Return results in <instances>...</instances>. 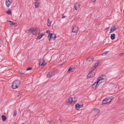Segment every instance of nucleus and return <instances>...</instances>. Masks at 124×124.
I'll use <instances>...</instances> for the list:
<instances>
[{
	"label": "nucleus",
	"mask_w": 124,
	"mask_h": 124,
	"mask_svg": "<svg viewBox=\"0 0 124 124\" xmlns=\"http://www.w3.org/2000/svg\"><path fill=\"white\" fill-rule=\"evenodd\" d=\"M113 98L114 97L113 96L107 97L103 101L102 103L103 104H105L110 102L113 99Z\"/></svg>",
	"instance_id": "obj_3"
},
{
	"label": "nucleus",
	"mask_w": 124,
	"mask_h": 124,
	"mask_svg": "<svg viewBox=\"0 0 124 124\" xmlns=\"http://www.w3.org/2000/svg\"><path fill=\"white\" fill-rule=\"evenodd\" d=\"M44 35V34L43 33H42L41 34H39L37 38V39L38 40L40 39Z\"/></svg>",
	"instance_id": "obj_12"
},
{
	"label": "nucleus",
	"mask_w": 124,
	"mask_h": 124,
	"mask_svg": "<svg viewBox=\"0 0 124 124\" xmlns=\"http://www.w3.org/2000/svg\"><path fill=\"white\" fill-rule=\"evenodd\" d=\"M39 66L41 67H43L46 64V63L45 61L43 59L42 62H40L39 63Z\"/></svg>",
	"instance_id": "obj_4"
},
{
	"label": "nucleus",
	"mask_w": 124,
	"mask_h": 124,
	"mask_svg": "<svg viewBox=\"0 0 124 124\" xmlns=\"http://www.w3.org/2000/svg\"><path fill=\"white\" fill-rule=\"evenodd\" d=\"M94 110L96 111H97V113H98L100 112L99 110L97 108H95L94 109Z\"/></svg>",
	"instance_id": "obj_28"
},
{
	"label": "nucleus",
	"mask_w": 124,
	"mask_h": 124,
	"mask_svg": "<svg viewBox=\"0 0 124 124\" xmlns=\"http://www.w3.org/2000/svg\"><path fill=\"white\" fill-rule=\"evenodd\" d=\"M99 82L97 81L95 82L92 85V87L93 88L96 89L99 85L98 83Z\"/></svg>",
	"instance_id": "obj_6"
},
{
	"label": "nucleus",
	"mask_w": 124,
	"mask_h": 124,
	"mask_svg": "<svg viewBox=\"0 0 124 124\" xmlns=\"http://www.w3.org/2000/svg\"><path fill=\"white\" fill-rule=\"evenodd\" d=\"M50 121H47V122L48 123H50Z\"/></svg>",
	"instance_id": "obj_40"
},
{
	"label": "nucleus",
	"mask_w": 124,
	"mask_h": 124,
	"mask_svg": "<svg viewBox=\"0 0 124 124\" xmlns=\"http://www.w3.org/2000/svg\"><path fill=\"white\" fill-rule=\"evenodd\" d=\"M93 73H92L91 72H89V73L87 76V79H88L91 78L93 76Z\"/></svg>",
	"instance_id": "obj_11"
},
{
	"label": "nucleus",
	"mask_w": 124,
	"mask_h": 124,
	"mask_svg": "<svg viewBox=\"0 0 124 124\" xmlns=\"http://www.w3.org/2000/svg\"><path fill=\"white\" fill-rule=\"evenodd\" d=\"M83 104L81 105H80L78 103H77L75 105V106L76 109H78L79 108H82L83 107Z\"/></svg>",
	"instance_id": "obj_7"
},
{
	"label": "nucleus",
	"mask_w": 124,
	"mask_h": 124,
	"mask_svg": "<svg viewBox=\"0 0 124 124\" xmlns=\"http://www.w3.org/2000/svg\"><path fill=\"white\" fill-rule=\"evenodd\" d=\"M77 31H71V34L72 35H76L77 34Z\"/></svg>",
	"instance_id": "obj_24"
},
{
	"label": "nucleus",
	"mask_w": 124,
	"mask_h": 124,
	"mask_svg": "<svg viewBox=\"0 0 124 124\" xmlns=\"http://www.w3.org/2000/svg\"><path fill=\"white\" fill-rule=\"evenodd\" d=\"M2 119L3 121H5L7 119L6 116L4 115H2L1 116Z\"/></svg>",
	"instance_id": "obj_16"
},
{
	"label": "nucleus",
	"mask_w": 124,
	"mask_h": 124,
	"mask_svg": "<svg viewBox=\"0 0 124 124\" xmlns=\"http://www.w3.org/2000/svg\"><path fill=\"white\" fill-rule=\"evenodd\" d=\"M94 58L92 57L91 58L89 57H88L87 59L86 60L88 61H90L93 60Z\"/></svg>",
	"instance_id": "obj_20"
},
{
	"label": "nucleus",
	"mask_w": 124,
	"mask_h": 124,
	"mask_svg": "<svg viewBox=\"0 0 124 124\" xmlns=\"http://www.w3.org/2000/svg\"><path fill=\"white\" fill-rule=\"evenodd\" d=\"M115 34H113L111 35L110 37L111 39L112 40H113L115 39Z\"/></svg>",
	"instance_id": "obj_17"
},
{
	"label": "nucleus",
	"mask_w": 124,
	"mask_h": 124,
	"mask_svg": "<svg viewBox=\"0 0 124 124\" xmlns=\"http://www.w3.org/2000/svg\"><path fill=\"white\" fill-rule=\"evenodd\" d=\"M12 2L10 0H6V5L8 7L11 5Z\"/></svg>",
	"instance_id": "obj_9"
},
{
	"label": "nucleus",
	"mask_w": 124,
	"mask_h": 124,
	"mask_svg": "<svg viewBox=\"0 0 124 124\" xmlns=\"http://www.w3.org/2000/svg\"><path fill=\"white\" fill-rule=\"evenodd\" d=\"M46 31H50L49 30H47Z\"/></svg>",
	"instance_id": "obj_43"
},
{
	"label": "nucleus",
	"mask_w": 124,
	"mask_h": 124,
	"mask_svg": "<svg viewBox=\"0 0 124 124\" xmlns=\"http://www.w3.org/2000/svg\"><path fill=\"white\" fill-rule=\"evenodd\" d=\"M51 23H47V25L48 26H50V24H51Z\"/></svg>",
	"instance_id": "obj_34"
},
{
	"label": "nucleus",
	"mask_w": 124,
	"mask_h": 124,
	"mask_svg": "<svg viewBox=\"0 0 124 124\" xmlns=\"http://www.w3.org/2000/svg\"><path fill=\"white\" fill-rule=\"evenodd\" d=\"M22 124H24V123H22Z\"/></svg>",
	"instance_id": "obj_44"
},
{
	"label": "nucleus",
	"mask_w": 124,
	"mask_h": 124,
	"mask_svg": "<svg viewBox=\"0 0 124 124\" xmlns=\"http://www.w3.org/2000/svg\"><path fill=\"white\" fill-rule=\"evenodd\" d=\"M111 84L113 85L114 84L113 83H111Z\"/></svg>",
	"instance_id": "obj_42"
},
{
	"label": "nucleus",
	"mask_w": 124,
	"mask_h": 124,
	"mask_svg": "<svg viewBox=\"0 0 124 124\" xmlns=\"http://www.w3.org/2000/svg\"><path fill=\"white\" fill-rule=\"evenodd\" d=\"M66 17V16H64L63 15H62V18H65Z\"/></svg>",
	"instance_id": "obj_35"
},
{
	"label": "nucleus",
	"mask_w": 124,
	"mask_h": 124,
	"mask_svg": "<svg viewBox=\"0 0 124 124\" xmlns=\"http://www.w3.org/2000/svg\"><path fill=\"white\" fill-rule=\"evenodd\" d=\"M113 31H110L109 32V33H112L113 32Z\"/></svg>",
	"instance_id": "obj_41"
},
{
	"label": "nucleus",
	"mask_w": 124,
	"mask_h": 124,
	"mask_svg": "<svg viewBox=\"0 0 124 124\" xmlns=\"http://www.w3.org/2000/svg\"><path fill=\"white\" fill-rule=\"evenodd\" d=\"M106 76L105 75H102L99 78H98L97 80L99 82L101 81L106 79Z\"/></svg>",
	"instance_id": "obj_5"
},
{
	"label": "nucleus",
	"mask_w": 124,
	"mask_h": 124,
	"mask_svg": "<svg viewBox=\"0 0 124 124\" xmlns=\"http://www.w3.org/2000/svg\"><path fill=\"white\" fill-rule=\"evenodd\" d=\"M68 71L69 72H70L71 71L73 72V70H72V68L71 67H70L69 68V69L68 70Z\"/></svg>",
	"instance_id": "obj_23"
},
{
	"label": "nucleus",
	"mask_w": 124,
	"mask_h": 124,
	"mask_svg": "<svg viewBox=\"0 0 124 124\" xmlns=\"http://www.w3.org/2000/svg\"><path fill=\"white\" fill-rule=\"evenodd\" d=\"M47 23H51V22L49 20V19H48V22H47Z\"/></svg>",
	"instance_id": "obj_32"
},
{
	"label": "nucleus",
	"mask_w": 124,
	"mask_h": 124,
	"mask_svg": "<svg viewBox=\"0 0 124 124\" xmlns=\"http://www.w3.org/2000/svg\"><path fill=\"white\" fill-rule=\"evenodd\" d=\"M100 62H97L96 63H95L94 65H95V67H96L98 65V64H99Z\"/></svg>",
	"instance_id": "obj_27"
},
{
	"label": "nucleus",
	"mask_w": 124,
	"mask_h": 124,
	"mask_svg": "<svg viewBox=\"0 0 124 124\" xmlns=\"http://www.w3.org/2000/svg\"><path fill=\"white\" fill-rule=\"evenodd\" d=\"M32 33H33L34 34V33H36L35 32L36 31H31Z\"/></svg>",
	"instance_id": "obj_37"
},
{
	"label": "nucleus",
	"mask_w": 124,
	"mask_h": 124,
	"mask_svg": "<svg viewBox=\"0 0 124 124\" xmlns=\"http://www.w3.org/2000/svg\"><path fill=\"white\" fill-rule=\"evenodd\" d=\"M8 22H9V24L11 25H14L15 24V23L11 21H8Z\"/></svg>",
	"instance_id": "obj_21"
},
{
	"label": "nucleus",
	"mask_w": 124,
	"mask_h": 124,
	"mask_svg": "<svg viewBox=\"0 0 124 124\" xmlns=\"http://www.w3.org/2000/svg\"><path fill=\"white\" fill-rule=\"evenodd\" d=\"M72 102H74V103L76 102L75 101H72V98H69L67 101L70 104L72 103Z\"/></svg>",
	"instance_id": "obj_10"
},
{
	"label": "nucleus",
	"mask_w": 124,
	"mask_h": 124,
	"mask_svg": "<svg viewBox=\"0 0 124 124\" xmlns=\"http://www.w3.org/2000/svg\"><path fill=\"white\" fill-rule=\"evenodd\" d=\"M39 30V29L38 28H30L28 30V31H38Z\"/></svg>",
	"instance_id": "obj_8"
},
{
	"label": "nucleus",
	"mask_w": 124,
	"mask_h": 124,
	"mask_svg": "<svg viewBox=\"0 0 124 124\" xmlns=\"http://www.w3.org/2000/svg\"><path fill=\"white\" fill-rule=\"evenodd\" d=\"M16 114H17L16 111V110H15L14 111L13 115V116H16Z\"/></svg>",
	"instance_id": "obj_26"
},
{
	"label": "nucleus",
	"mask_w": 124,
	"mask_h": 124,
	"mask_svg": "<svg viewBox=\"0 0 124 124\" xmlns=\"http://www.w3.org/2000/svg\"><path fill=\"white\" fill-rule=\"evenodd\" d=\"M18 72L20 74V75H21V74H23L24 73V72L20 71H19Z\"/></svg>",
	"instance_id": "obj_25"
},
{
	"label": "nucleus",
	"mask_w": 124,
	"mask_h": 124,
	"mask_svg": "<svg viewBox=\"0 0 124 124\" xmlns=\"http://www.w3.org/2000/svg\"><path fill=\"white\" fill-rule=\"evenodd\" d=\"M96 68V67H95L94 66L93 68H92L91 69V70L89 71V72H91L92 73H93V71Z\"/></svg>",
	"instance_id": "obj_19"
},
{
	"label": "nucleus",
	"mask_w": 124,
	"mask_h": 124,
	"mask_svg": "<svg viewBox=\"0 0 124 124\" xmlns=\"http://www.w3.org/2000/svg\"><path fill=\"white\" fill-rule=\"evenodd\" d=\"M92 0V2L94 3V2H95L96 0Z\"/></svg>",
	"instance_id": "obj_38"
},
{
	"label": "nucleus",
	"mask_w": 124,
	"mask_h": 124,
	"mask_svg": "<svg viewBox=\"0 0 124 124\" xmlns=\"http://www.w3.org/2000/svg\"><path fill=\"white\" fill-rule=\"evenodd\" d=\"M118 28V26H113L111 28L110 31H114Z\"/></svg>",
	"instance_id": "obj_13"
},
{
	"label": "nucleus",
	"mask_w": 124,
	"mask_h": 124,
	"mask_svg": "<svg viewBox=\"0 0 124 124\" xmlns=\"http://www.w3.org/2000/svg\"><path fill=\"white\" fill-rule=\"evenodd\" d=\"M32 68H30V67H28V68L27 70H26V71H28V70H32Z\"/></svg>",
	"instance_id": "obj_30"
},
{
	"label": "nucleus",
	"mask_w": 124,
	"mask_h": 124,
	"mask_svg": "<svg viewBox=\"0 0 124 124\" xmlns=\"http://www.w3.org/2000/svg\"><path fill=\"white\" fill-rule=\"evenodd\" d=\"M80 5V4L78 3L76 4L75 6V9L77 10L79 8Z\"/></svg>",
	"instance_id": "obj_14"
},
{
	"label": "nucleus",
	"mask_w": 124,
	"mask_h": 124,
	"mask_svg": "<svg viewBox=\"0 0 124 124\" xmlns=\"http://www.w3.org/2000/svg\"><path fill=\"white\" fill-rule=\"evenodd\" d=\"M108 52V51H106L104 52L102 54V55H103L104 54H107Z\"/></svg>",
	"instance_id": "obj_29"
},
{
	"label": "nucleus",
	"mask_w": 124,
	"mask_h": 124,
	"mask_svg": "<svg viewBox=\"0 0 124 124\" xmlns=\"http://www.w3.org/2000/svg\"><path fill=\"white\" fill-rule=\"evenodd\" d=\"M20 84L21 83L19 80H15L12 83V87L13 89H16L19 87Z\"/></svg>",
	"instance_id": "obj_1"
},
{
	"label": "nucleus",
	"mask_w": 124,
	"mask_h": 124,
	"mask_svg": "<svg viewBox=\"0 0 124 124\" xmlns=\"http://www.w3.org/2000/svg\"><path fill=\"white\" fill-rule=\"evenodd\" d=\"M6 12L8 15H10V14H11L12 13L10 9L8 11H6Z\"/></svg>",
	"instance_id": "obj_22"
},
{
	"label": "nucleus",
	"mask_w": 124,
	"mask_h": 124,
	"mask_svg": "<svg viewBox=\"0 0 124 124\" xmlns=\"http://www.w3.org/2000/svg\"><path fill=\"white\" fill-rule=\"evenodd\" d=\"M52 75L53 74L52 72H48L47 74V78H50L51 76H52Z\"/></svg>",
	"instance_id": "obj_15"
},
{
	"label": "nucleus",
	"mask_w": 124,
	"mask_h": 124,
	"mask_svg": "<svg viewBox=\"0 0 124 124\" xmlns=\"http://www.w3.org/2000/svg\"><path fill=\"white\" fill-rule=\"evenodd\" d=\"M51 23H47V25L48 26H50V24H51Z\"/></svg>",
	"instance_id": "obj_33"
},
{
	"label": "nucleus",
	"mask_w": 124,
	"mask_h": 124,
	"mask_svg": "<svg viewBox=\"0 0 124 124\" xmlns=\"http://www.w3.org/2000/svg\"><path fill=\"white\" fill-rule=\"evenodd\" d=\"M123 45H124V43H123Z\"/></svg>",
	"instance_id": "obj_45"
},
{
	"label": "nucleus",
	"mask_w": 124,
	"mask_h": 124,
	"mask_svg": "<svg viewBox=\"0 0 124 124\" xmlns=\"http://www.w3.org/2000/svg\"><path fill=\"white\" fill-rule=\"evenodd\" d=\"M124 54V53H122V54H120V55H122L123 54Z\"/></svg>",
	"instance_id": "obj_39"
},
{
	"label": "nucleus",
	"mask_w": 124,
	"mask_h": 124,
	"mask_svg": "<svg viewBox=\"0 0 124 124\" xmlns=\"http://www.w3.org/2000/svg\"><path fill=\"white\" fill-rule=\"evenodd\" d=\"M103 81H102V80L101 81H100L98 83H99V84H100V83H101L102 82H103Z\"/></svg>",
	"instance_id": "obj_36"
},
{
	"label": "nucleus",
	"mask_w": 124,
	"mask_h": 124,
	"mask_svg": "<svg viewBox=\"0 0 124 124\" xmlns=\"http://www.w3.org/2000/svg\"><path fill=\"white\" fill-rule=\"evenodd\" d=\"M50 31H46V32L48 33V37H49V40L50 41L52 42L54 41L56 36V35L54 33H50Z\"/></svg>",
	"instance_id": "obj_2"
},
{
	"label": "nucleus",
	"mask_w": 124,
	"mask_h": 124,
	"mask_svg": "<svg viewBox=\"0 0 124 124\" xmlns=\"http://www.w3.org/2000/svg\"><path fill=\"white\" fill-rule=\"evenodd\" d=\"M75 28H76V27H74V28H73V29L72 30V31H77V30H74L75 29Z\"/></svg>",
	"instance_id": "obj_31"
},
{
	"label": "nucleus",
	"mask_w": 124,
	"mask_h": 124,
	"mask_svg": "<svg viewBox=\"0 0 124 124\" xmlns=\"http://www.w3.org/2000/svg\"><path fill=\"white\" fill-rule=\"evenodd\" d=\"M39 3L36 2L35 3V6L36 8H38L39 6Z\"/></svg>",
	"instance_id": "obj_18"
}]
</instances>
